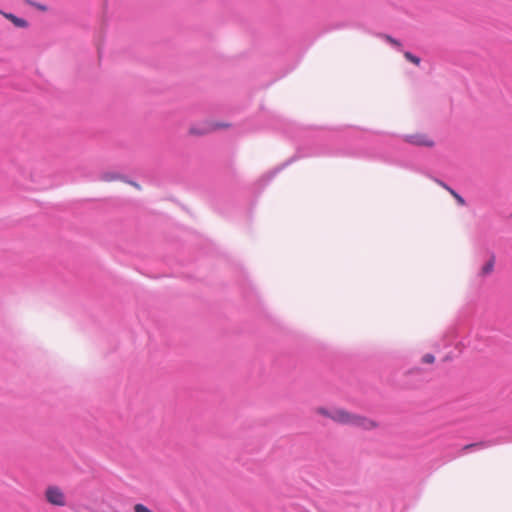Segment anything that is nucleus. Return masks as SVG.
<instances>
[{"label": "nucleus", "mask_w": 512, "mask_h": 512, "mask_svg": "<svg viewBox=\"0 0 512 512\" xmlns=\"http://www.w3.org/2000/svg\"><path fill=\"white\" fill-rule=\"evenodd\" d=\"M331 420L339 424L349 425L363 430H373L378 427L375 420L351 413L343 408L332 409Z\"/></svg>", "instance_id": "f257e3e1"}, {"label": "nucleus", "mask_w": 512, "mask_h": 512, "mask_svg": "<svg viewBox=\"0 0 512 512\" xmlns=\"http://www.w3.org/2000/svg\"><path fill=\"white\" fill-rule=\"evenodd\" d=\"M44 497L45 500L53 506L64 507L67 504L64 491L55 485H50L45 489Z\"/></svg>", "instance_id": "f03ea898"}, {"label": "nucleus", "mask_w": 512, "mask_h": 512, "mask_svg": "<svg viewBox=\"0 0 512 512\" xmlns=\"http://www.w3.org/2000/svg\"><path fill=\"white\" fill-rule=\"evenodd\" d=\"M226 127H228L227 124L216 123V122H209V123H205L200 128L192 126L189 129V134L194 135V136H201V135H205V134H208L210 132H213V131H215L217 129L226 128Z\"/></svg>", "instance_id": "7ed1b4c3"}, {"label": "nucleus", "mask_w": 512, "mask_h": 512, "mask_svg": "<svg viewBox=\"0 0 512 512\" xmlns=\"http://www.w3.org/2000/svg\"><path fill=\"white\" fill-rule=\"evenodd\" d=\"M405 141L416 146L432 147L434 145V141L424 133L407 135Z\"/></svg>", "instance_id": "20e7f679"}, {"label": "nucleus", "mask_w": 512, "mask_h": 512, "mask_svg": "<svg viewBox=\"0 0 512 512\" xmlns=\"http://www.w3.org/2000/svg\"><path fill=\"white\" fill-rule=\"evenodd\" d=\"M2 14L6 19L10 20L16 27L25 28L28 26V23L26 20L19 18V17L15 16L14 14H11V13H2Z\"/></svg>", "instance_id": "39448f33"}, {"label": "nucleus", "mask_w": 512, "mask_h": 512, "mask_svg": "<svg viewBox=\"0 0 512 512\" xmlns=\"http://www.w3.org/2000/svg\"><path fill=\"white\" fill-rule=\"evenodd\" d=\"M494 265H495V259H494V257H491L480 269V272H479L480 276L486 277V276L490 275L494 270Z\"/></svg>", "instance_id": "423d86ee"}, {"label": "nucleus", "mask_w": 512, "mask_h": 512, "mask_svg": "<svg viewBox=\"0 0 512 512\" xmlns=\"http://www.w3.org/2000/svg\"><path fill=\"white\" fill-rule=\"evenodd\" d=\"M439 185L446 189L454 197V199L457 201L459 205L464 206L466 204L464 198L461 195H459L455 190H453L443 182H439Z\"/></svg>", "instance_id": "0eeeda50"}, {"label": "nucleus", "mask_w": 512, "mask_h": 512, "mask_svg": "<svg viewBox=\"0 0 512 512\" xmlns=\"http://www.w3.org/2000/svg\"><path fill=\"white\" fill-rule=\"evenodd\" d=\"M121 179V176L115 172H105L101 175V180L105 182H112Z\"/></svg>", "instance_id": "6e6552de"}, {"label": "nucleus", "mask_w": 512, "mask_h": 512, "mask_svg": "<svg viewBox=\"0 0 512 512\" xmlns=\"http://www.w3.org/2000/svg\"><path fill=\"white\" fill-rule=\"evenodd\" d=\"M404 57L406 58V60H408L409 62H411L417 66L420 64V58L413 55L410 52H404Z\"/></svg>", "instance_id": "1a4fd4ad"}, {"label": "nucleus", "mask_w": 512, "mask_h": 512, "mask_svg": "<svg viewBox=\"0 0 512 512\" xmlns=\"http://www.w3.org/2000/svg\"><path fill=\"white\" fill-rule=\"evenodd\" d=\"M315 412L319 415H322V416H325V417L331 419L332 410H328L324 407H318V408H316Z\"/></svg>", "instance_id": "9d476101"}, {"label": "nucleus", "mask_w": 512, "mask_h": 512, "mask_svg": "<svg viewBox=\"0 0 512 512\" xmlns=\"http://www.w3.org/2000/svg\"><path fill=\"white\" fill-rule=\"evenodd\" d=\"M134 512H154L151 509H149L147 506L141 503H137L133 507Z\"/></svg>", "instance_id": "9b49d317"}, {"label": "nucleus", "mask_w": 512, "mask_h": 512, "mask_svg": "<svg viewBox=\"0 0 512 512\" xmlns=\"http://www.w3.org/2000/svg\"><path fill=\"white\" fill-rule=\"evenodd\" d=\"M435 361V357L434 355L428 353V354H425L423 357H422V362L425 363V364H433Z\"/></svg>", "instance_id": "f8f14e48"}, {"label": "nucleus", "mask_w": 512, "mask_h": 512, "mask_svg": "<svg viewBox=\"0 0 512 512\" xmlns=\"http://www.w3.org/2000/svg\"><path fill=\"white\" fill-rule=\"evenodd\" d=\"M385 39H386V41H387V42H389V43H390V44H392L393 46H395V47H397V48H400V47H401V43H400L398 40H396V39L392 38L391 36L386 35V36H385Z\"/></svg>", "instance_id": "ddd939ff"}, {"label": "nucleus", "mask_w": 512, "mask_h": 512, "mask_svg": "<svg viewBox=\"0 0 512 512\" xmlns=\"http://www.w3.org/2000/svg\"><path fill=\"white\" fill-rule=\"evenodd\" d=\"M474 446H475V444H469V445H466V446L464 447V449L466 450V449H469V448L474 447Z\"/></svg>", "instance_id": "4468645a"}, {"label": "nucleus", "mask_w": 512, "mask_h": 512, "mask_svg": "<svg viewBox=\"0 0 512 512\" xmlns=\"http://www.w3.org/2000/svg\"><path fill=\"white\" fill-rule=\"evenodd\" d=\"M131 184H132L134 187L138 188V189L140 188V187H139V185H138L137 183L131 182Z\"/></svg>", "instance_id": "2eb2a0df"}]
</instances>
